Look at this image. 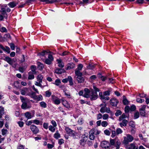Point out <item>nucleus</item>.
Wrapping results in <instances>:
<instances>
[{"label":"nucleus","mask_w":149,"mask_h":149,"mask_svg":"<svg viewBox=\"0 0 149 149\" xmlns=\"http://www.w3.org/2000/svg\"><path fill=\"white\" fill-rule=\"evenodd\" d=\"M123 102L124 104L126 105L128 104V101L126 99L125 96H123Z\"/></svg>","instance_id":"41"},{"label":"nucleus","mask_w":149,"mask_h":149,"mask_svg":"<svg viewBox=\"0 0 149 149\" xmlns=\"http://www.w3.org/2000/svg\"><path fill=\"white\" fill-rule=\"evenodd\" d=\"M0 31L3 32H7V30L4 27H2L0 29Z\"/></svg>","instance_id":"63"},{"label":"nucleus","mask_w":149,"mask_h":149,"mask_svg":"<svg viewBox=\"0 0 149 149\" xmlns=\"http://www.w3.org/2000/svg\"><path fill=\"white\" fill-rule=\"evenodd\" d=\"M21 93L22 95H26L28 92V88H24L20 90Z\"/></svg>","instance_id":"15"},{"label":"nucleus","mask_w":149,"mask_h":149,"mask_svg":"<svg viewBox=\"0 0 149 149\" xmlns=\"http://www.w3.org/2000/svg\"><path fill=\"white\" fill-rule=\"evenodd\" d=\"M58 143L60 145H61L64 143V140L63 139H61L58 140Z\"/></svg>","instance_id":"55"},{"label":"nucleus","mask_w":149,"mask_h":149,"mask_svg":"<svg viewBox=\"0 0 149 149\" xmlns=\"http://www.w3.org/2000/svg\"><path fill=\"white\" fill-rule=\"evenodd\" d=\"M20 99L23 102V103L26 102L27 101H28V100L27 98L24 97L23 96H20Z\"/></svg>","instance_id":"32"},{"label":"nucleus","mask_w":149,"mask_h":149,"mask_svg":"<svg viewBox=\"0 0 149 149\" xmlns=\"http://www.w3.org/2000/svg\"><path fill=\"white\" fill-rule=\"evenodd\" d=\"M17 123L20 127H22L24 125V123L22 121H18Z\"/></svg>","instance_id":"52"},{"label":"nucleus","mask_w":149,"mask_h":149,"mask_svg":"<svg viewBox=\"0 0 149 149\" xmlns=\"http://www.w3.org/2000/svg\"><path fill=\"white\" fill-rule=\"evenodd\" d=\"M8 6L11 8H13L15 7L16 5V3L14 2H10L8 4Z\"/></svg>","instance_id":"25"},{"label":"nucleus","mask_w":149,"mask_h":149,"mask_svg":"<svg viewBox=\"0 0 149 149\" xmlns=\"http://www.w3.org/2000/svg\"><path fill=\"white\" fill-rule=\"evenodd\" d=\"M108 123L107 121H103L101 123V125L103 127H106L108 125Z\"/></svg>","instance_id":"40"},{"label":"nucleus","mask_w":149,"mask_h":149,"mask_svg":"<svg viewBox=\"0 0 149 149\" xmlns=\"http://www.w3.org/2000/svg\"><path fill=\"white\" fill-rule=\"evenodd\" d=\"M109 116L108 114H104L102 115V118L104 120H106L108 118Z\"/></svg>","instance_id":"43"},{"label":"nucleus","mask_w":149,"mask_h":149,"mask_svg":"<svg viewBox=\"0 0 149 149\" xmlns=\"http://www.w3.org/2000/svg\"><path fill=\"white\" fill-rule=\"evenodd\" d=\"M75 74L76 79L78 83H81L84 81V79L82 77V74L81 72L76 71Z\"/></svg>","instance_id":"4"},{"label":"nucleus","mask_w":149,"mask_h":149,"mask_svg":"<svg viewBox=\"0 0 149 149\" xmlns=\"http://www.w3.org/2000/svg\"><path fill=\"white\" fill-rule=\"evenodd\" d=\"M74 67V64L73 63H69L66 68V69L68 70L70 69L71 68H72Z\"/></svg>","instance_id":"24"},{"label":"nucleus","mask_w":149,"mask_h":149,"mask_svg":"<svg viewBox=\"0 0 149 149\" xmlns=\"http://www.w3.org/2000/svg\"><path fill=\"white\" fill-rule=\"evenodd\" d=\"M56 127L54 126H53L52 125H50L49 127V130L52 132H54L55 130V127Z\"/></svg>","instance_id":"31"},{"label":"nucleus","mask_w":149,"mask_h":149,"mask_svg":"<svg viewBox=\"0 0 149 149\" xmlns=\"http://www.w3.org/2000/svg\"><path fill=\"white\" fill-rule=\"evenodd\" d=\"M100 133V131L94 128L92 129L89 132V137L91 140H93L95 138V135L98 134Z\"/></svg>","instance_id":"2"},{"label":"nucleus","mask_w":149,"mask_h":149,"mask_svg":"<svg viewBox=\"0 0 149 149\" xmlns=\"http://www.w3.org/2000/svg\"><path fill=\"white\" fill-rule=\"evenodd\" d=\"M54 137L57 139L60 137V135L58 131H56V132L54 134Z\"/></svg>","instance_id":"29"},{"label":"nucleus","mask_w":149,"mask_h":149,"mask_svg":"<svg viewBox=\"0 0 149 149\" xmlns=\"http://www.w3.org/2000/svg\"><path fill=\"white\" fill-rule=\"evenodd\" d=\"M139 113L138 111L136 112L134 114V119H136L139 117Z\"/></svg>","instance_id":"48"},{"label":"nucleus","mask_w":149,"mask_h":149,"mask_svg":"<svg viewBox=\"0 0 149 149\" xmlns=\"http://www.w3.org/2000/svg\"><path fill=\"white\" fill-rule=\"evenodd\" d=\"M123 143L127 144L129 142H132L134 139L133 137L130 134H126V136L124 137Z\"/></svg>","instance_id":"3"},{"label":"nucleus","mask_w":149,"mask_h":149,"mask_svg":"<svg viewBox=\"0 0 149 149\" xmlns=\"http://www.w3.org/2000/svg\"><path fill=\"white\" fill-rule=\"evenodd\" d=\"M40 106L43 108H45L47 107L46 104L44 102L42 101L40 103Z\"/></svg>","instance_id":"38"},{"label":"nucleus","mask_w":149,"mask_h":149,"mask_svg":"<svg viewBox=\"0 0 149 149\" xmlns=\"http://www.w3.org/2000/svg\"><path fill=\"white\" fill-rule=\"evenodd\" d=\"M65 70L63 69H60L57 68L56 69L55 71V72L58 74H61L63 73L64 72Z\"/></svg>","instance_id":"18"},{"label":"nucleus","mask_w":149,"mask_h":149,"mask_svg":"<svg viewBox=\"0 0 149 149\" xmlns=\"http://www.w3.org/2000/svg\"><path fill=\"white\" fill-rule=\"evenodd\" d=\"M32 88L35 91V92H32L30 94V96L33 98L35 99L37 97V96L36 95V93H37L38 94H39V92L37 89H36L34 86L33 85L32 86Z\"/></svg>","instance_id":"8"},{"label":"nucleus","mask_w":149,"mask_h":149,"mask_svg":"<svg viewBox=\"0 0 149 149\" xmlns=\"http://www.w3.org/2000/svg\"><path fill=\"white\" fill-rule=\"evenodd\" d=\"M83 67V65L82 64H79L78 65L77 68L75 70V72L76 73V71L78 72H81L80 71L81 70Z\"/></svg>","instance_id":"21"},{"label":"nucleus","mask_w":149,"mask_h":149,"mask_svg":"<svg viewBox=\"0 0 149 149\" xmlns=\"http://www.w3.org/2000/svg\"><path fill=\"white\" fill-rule=\"evenodd\" d=\"M127 122V120L125 119H124L122 122V123L123 124V125L124 126H126Z\"/></svg>","instance_id":"53"},{"label":"nucleus","mask_w":149,"mask_h":149,"mask_svg":"<svg viewBox=\"0 0 149 149\" xmlns=\"http://www.w3.org/2000/svg\"><path fill=\"white\" fill-rule=\"evenodd\" d=\"M68 81L69 82V85H70L72 86L73 85L72 79L71 76H68Z\"/></svg>","instance_id":"30"},{"label":"nucleus","mask_w":149,"mask_h":149,"mask_svg":"<svg viewBox=\"0 0 149 149\" xmlns=\"http://www.w3.org/2000/svg\"><path fill=\"white\" fill-rule=\"evenodd\" d=\"M20 84L19 82L18 81H16L14 82V85L15 87L17 88H18L19 87Z\"/></svg>","instance_id":"42"},{"label":"nucleus","mask_w":149,"mask_h":149,"mask_svg":"<svg viewBox=\"0 0 149 149\" xmlns=\"http://www.w3.org/2000/svg\"><path fill=\"white\" fill-rule=\"evenodd\" d=\"M50 60L52 61H53L54 60V58L53 57V56L51 54H49L48 55V58Z\"/></svg>","instance_id":"60"},{"label":"nucleus","mask_w":149,"mask_h":149,"mask_svg":"<svg viewBox=\"0 0 149 149\" xmlns=\"http://www.w3.org/2000/svg\"><path fill=\"white\" fill-rule=\"evenodd\" d=\"M106 104H101L100 107H101L100 110V111L102 113H104L106 112L108 113H112L109 107H107Z\"/></svg>","instance_id":"5"},{"label":"nucleus","mask_w":149,"mask_h":149,"mask_svg":"<svg viewBox=\"0 0 149 149\" xmlns=\"http://www.w3.org/2000/svg\"><path fill=\"white\" fill-rule=\"evenodd\" d=\"M116 138L114 139H110V142L111 145H114L116 143Z\"/></svg>","instance_id":"39"},{"label":"nucleus","mask_w":149,"mask_h":149,"mask_svg":"<svg viewBox=\"0 0 149 149\" xmlns=\"http://www.w3.org/2000/svg\"><path fill=\"white\" fill-rule=\"evenodd\" d=\"M7 131H8L6 129H2L1 131L2 134L3 135H5L6 134V133L7 132Z\"/></svg>","instance_id":"62"},{"label":"nucleus","mask_w":149,"mask_h":149,"mask_svg":"<svg viewBox=\"0 0 149 149\" xmlns=\"http://www.w3.org/2000/svg\"><path fill=\"white\" fill-rule=\"evenodd\" d=\"M91 94L89 98H90L91 100H95L97 98L98 95L97 93L92 91Z\"/></svg>","instance_id":"10"},{"label":"nucleus","mask_w":149,"mask_h":149,"mask_svg":"<svg viewBox=\"0 0 149 149\" xmlns=\"http://www.w3.org/2000/svg\"><path fill=\"white\" fill-rule=\"evenodd\" d=\"M110 91H107L104 92L103 94L104 96L109 95H110Z\"/></svg>","instance_id":"59"},{"label":"nucleus","mask_w":149,"mask_h":149,"mask_svg":"<svg viewBox=\"0 0 149 149\" xmlns=\"http://www.w3.org/2000/svg\"><path fill=\"white\" fill-rule=\"evenodd\" d=\"M116 132L114 130H113L112 131V134L111 135V136L113 138L114 136H115L116 134Z\"/></svg>","instance_id":"64"},{"label":"nucleus","mask_w":149,"mask_h":149,"mask_svg":"<svg viewBox=\"0 0 149 149\" xmlns=\"http://www.w3.org/2000/svg\"><path fill=\"white\" fill-rule=\"evenodd\" d=\"M84 93L83 95L84 97L89 98L90 96L91 95V93L92 92H91L87 88H85L84 90Z\"/></svg>","instance_id":"11"},{"label":"nucleus","mask_w":149,"mask_h":149,"mask_svg":"<svg viewBox=\"0 0 149 149\" xmlns=\"http://www.w3.org/2000/svg\"><path fill=\"white\" fill-rule=\"evenodd\" d=\"M78 123L80 125H81L83 123V119L82 118H79Z\"/></svg>","instance_id":"56"},{"label":"nucleus","mask_w":149,"mask_h":149,"mask_svg":"<svg viewBox=\"0 0 149 149\" xmlns=\"http://www.w3.org/2000/svg\"><path fill=\"white\" fill-rule=\"evenodd\" d=\"M30 107L27 105L26 102L23 103V104L22 105V107L23 109H28Z\"/></svg>","instance_id":"27"},{"label":"nucleus","mask_w":149,"mask_h":149,"mask_svg":"<svg viewBox=\"0 0 149 149\" xmlns=\"http://www.w3.org/2000/svg\"><path fill=\"white\" fill-rule=\"evenodd\" d=\"M116 134H121L123 132L122 130L120 128H118L116 130Z\"/></svg>","instance_id":"47"},{"label":"nucleus","mask_w":149,"mask_h":149,"mask_svg":"<svg viewBox=\"0 0 149 149\" xmlns=\"http://www.w3.org/2000/svg\"><path fill=\"white\" fill-rule=\"evenodd\" d=\"M129 125L132 127H134L135 126V123L133 121H130L129 123Z\"/></svg>","instance_id":"46"},{"label":"nucleus","mask_w":149,"mask_h":149,"mask_svg":"<svg viewBox=\"0 0 149 149\" xmlns=\"http://www.w3.org/2000/svg\"><path fill=\"white\" fill-rule=\"evenodd\" d=\"M44 62L47 65L50 64L52 62V61L48 58L45 59L44 61Z\"/></svg>","instance_id":"37"},{"label":"nucleus","mask_w":149,"mask_h":149,"mask_svg":"<svg viewBox=\"0 0 149 149\" xmlns=\"http://www.w3.org/2000/svg\"><path fill=\"white\" fill-rule=\"evenodd\" d=\"M54 103L56 104H58L61 103V101L60 99L57 98L54 100Z\"/></svg>","instance_id":"45"},{"label":"nucleus","mask_w":149,"mask_h":149,"mask_svg":"<svg viewBox=\"0 0 149 149\" xmlns=\"http://www.w3.org/2000/svg\"><path fill=\"white\" fill-rule=\"evenodd\" d=\"M37 64L38 68L39 70H42L43 69L44 67V65L42 63H40L39 62H38Z\"/></svg>","instance_id":"22"},{"label":"nucleus","mask_w":149,"mask_h":149,"mask_svg":"<svg viewBox=\"0 0 149 149\" xmlns=\"http://www.w3.org/2000/svg\"><path fill=\"white\" fill-rule=\"evenodd\" d=\"M88 139V137L85 136V134L82 136L81 139L80 141V143L81 145L84 146L86 142Z\"/></svg>","instance_id":"12"},{"label":"nucleus","mask_w":149,"mask_h":149,"mask_svg":"<svg viewBox=\"0 0 149 149\" xmlns=\"http://www.w3.org/2000/svg\"><path fill=\"white\" fill-rule=\"evenodd\" d=\"M4 109L0 106V118L2 117V115L4 113Z\"/></svg>","instance_id":"34"},{"label":"nucleus","mask_w":149,"mask_h":149,"mask_svg":"<svg viewBox=\"0 0 149 149\" xmlns=\"http://www.w3.org/2000/svg\"><path fill=\"white\" fill-rule=\"evenodd\" d=\"M61 82L60 79H57L56 80L55 83L53 84H55L56 86H58L61 83Z\"/></svg>","instance_id":"33"},{"label":"nucleus","mask_w":149,"mask_h":149,"mask_svg":"<svg viewBox=\"0 0 149 149\" xmlns=\"http://www.w3.org/2000/svg\"><path fill=\"white\" fill-rule=\"evenodd\" d=\"M42 82H40L39 81H36L35 82V84L36 85L40 87L41 88L43 87V86H42L41 83Z\"/></svg>","instance_id":"36"},{"label":"nucleus","mask_w":149,"mask_h":149,"mask_svg":"<svg viewBox=\"0 0 149 149\" xmlns=\"http://www.w3.org/2000/svg\"><path fill=\"white\" fill-rule=\"evenodd\" d=\"M62 103L63 105L67 108H69L70 107V105L69 103L64 99H61Z\"/></svg>","instance_id":"14"},{"label":"nucleus","mask_w":149,"mask_h":149,"mask_svg":"<svg viewBox=\"0 0 149 149\" xmlns=\"http://www.w3.org/2000/svg\"><path fill=\"white\" fill-rule=\"evenodd\" d=\"M33 123L36 125H38L40 124V121L38 120L35 119L33 120Z\"/></svg>","instance_id":"61"},{"label":"nucleus","mask_w":149,"mask_h":149,"mask_svg":"<svg viewBox=\"0 0 149 149\" xmlns=\"http://www.w3.org/2000/svg\"><path fill=\"white\" fill-rule=\"evenodd\" d=\"M57 61L58 64V66L61 68H63L64 66V63L62 60L60 59L57 60Z\"/></svg>","instance_id":"16"},{"label":"nucleus","mask_w":149,"mask_h":149,"mask_svg":"<svg viewBox=\"0 0 149 149\" xmlns=\"http://www.w3.org/2000/svg\"><path fill=\"white\" fill-rule=\"evenodd\" d=\"M116 149H119V146L120 145L121 143L120 140L117 137L116 138Z\"/></svg>","instance_id":"19"},{"label":"nucleus","mask_w":149,"mask_h":149,"mask_svg":"<svg viewBox=\"0 0 149 149\" xmlns=\"http://www.w3.org/2000/svg\"><path fill=\"white\" fill-rule=\"evenodd\" d=\"M127 149H137L134 143H131L127 146Z\"/></svg>","instance_id":"20"},{"label":"nucleus","mask_w":149,"mask_h":149,"mask_svg":"<svg viewBox=\"0 0 149 149\" xmlns=\"http://www.w3.org/2000/svg\"><path fill=\"white\" fill-rule=\"evenodd\" d=\"M51 53V52L49 51H43L40 53V54L42 56H44L46 54V53Z\"/></svg>","instance_id":"49"},{"label":"nucleus","mask_w":149,"mask_h":149,"mask_svg":"<svg viewBox=\"0 0 149 149\" xmlns=\"http://www.w3.org/2000/svg\"><path fill=\"white\" fill-rule=\"evenodd\" d=\"M121 111L120 110H117L116 111V112L115 113V115L116 116H118L121 115Z\"/></svg>","instance_id":"51"},{"label":"nucleus","mask_w":149,"mask_h":149,"mask_svg":"<svg viewBox=\"0 0 149 149\" xmlns=\"http://www.w3.org/2000/svg\"><path fill=\"white\" fill-rule=\"evenodd\" d=\"M1 13L2 15H6V10L4 8H2L1 9Z\"/></svg>","instance_id":"57"},{"label":"nucleus","mask_w":149,"mask_h":149,"mask_svg":"<svg viewBox=\"0 0 149 149\" xmlns=\"http://www.w3.org/2000/svg\"><path fill=\"white\" fill-rule=\"evenodd\" d=\"M126 117H127L125 115V114L123 113L121 116L119 117V118L118 119L120 121L123 119L126 118Z\"/></svg>","instance_id":"35"},{"label":"nucleus","mask_w":149,"mask_h":149,"mask_svg":"<svg viewBox=\"0 0 149 149\" xmlns=\"http://www.w3.org/2000/svg\"><path fill=\"white\" fill-rule=\"evenodd\" d=\"M95 65L92 64H90L87 67V68L90 69H93L94 68Z\"/></svg>","instance_id":"44"},{"label":"nucleus","mask_w":149,"mask_h":149,"mask_svg":"<svg viewBox=\"0 0 149 149\" xmlns=\"http://www.w3.org/2000/svg\"><path fill=\"white\" fill-rule=\"evenodd\" d=\"M146 106L145 105H143L139 109L140 114L141 116H145L146 115V112H145V109Z\"/></svg>","instance_id":"9"},{"label":"nucleus","mask_w":149,"mask_h":149,"mask_svg":"<svg viewBox=\"0 0 149 149\" xmlns=\"http://www.w3.org/2000/svg\"><path fill=\"white\" fill-rule=\"evenodd\" d=\"M3 59L9 64L11 65L13 67L15 68L17 66V64L16 63L17 60L16 58H11L9 56H6Z\"/></svg>","instance_id":"1"},{"label":"nucleus","mask_w":149,"mask_h":149,"mask_svg":"<svg viewBox=\"0 0 149 149\" xmlns=\"http://www.w3.org/2000/svg\"><path fill=\"white\" fill-rule=\"evenodd\" d=\"M30 128L34 134H37L39 131L38 128L36 126L34 125H31L30 126Z\"/></svg>","instance_id":"13"},{"label":"nucleus","mask_w":149,"mask_h":149,"mask_svg":"<svg viewBox=\"0 0 149 149\" xmlns=\"http://www.w3.org/2000/svg\"><path fill=\"white\" fill-rule=\"evenodd\" d=\"M104 133L107 135L109 136L110 134V132L108 130L106 129L104 131Z\"/></svg>","instance_id":"50"},{"label":"nucleus","mask_w":149,"mask_h":149,"mask_svg":"<svg viewBox=\"0 0 149 149\" xmlns=\"http://www.w3.org/2000/svg\"><path fill=\"white\" fill-rule=\"evenodd\" d=\"M43 78V77L41 74H39L37 77V81H39L40 82H42V79Z\"/></svg>","instance_id":"26"},{"label":"nucleus","mask_w":149,"mask_h":149,"mask_svg":"<svg viewBox=\"0 0 149 149\" xmlns=\"http://www.w3.org/2000/svg\"><path fill=\"white\" fill-rule=\"evenodd\" d=\"M101 146L104 149H110V144L107 141H102L101 143Z\"/></svg>","instance_id":"7"},{"label":"nucleus","mask_w":149,"mask_h":149,"mask_svg":"<svg viewBox=\"0 0 149 149\" xmlns=\"http://www.w3.org/2000/svg\"><path fill=\"white\" fill-rule=\"evenodd\" d=\"M46 96L47 97H49L51 95V93L49 91H46L45 92Z\"/></svg>","instance_id":"58"},{"label":"nucleus","mask_w":149,"mask_h":149,"mask_svg":"<svg viewBox=\"0 0 149 149\" xmlns=\"http://www.w3.org/2000/svg\"><path fill=\"white\" fill-rule=\"evenodd\" d=\"M65 130L67 134L72 136L74 139L76 138V133L73 130L68 127H65Z\"/></svg>","instance_id":"6"},{"label":"nucleus","mask_w":149,"mask_h":149,"mask_svg":"<svg viewBox=\"0 0 149 149\" xmlns=\"http://www.w3.org/2000/svg\"><path fill=\"white\" fill-rule=\"evenodd\" d=\"M136 101L137 102H139V103H142V102H143L144 101V100L143 99H141L139 98H136Z\"/></svg>","instance_id":"54"},{"label":"nucleus","mask_w":149,"mask_h":149,"mask_svg":"<svg viewBox=\"0 0 149 149\" xmlns=\"http://www.w3.org/2000/svg\"><path fill=\"white\" fill-rule=\"evenodd\" d=\"M25 117L28 119H30L32 117L31 113L29 112H26L25 113Z\"/></svg>","instance_id":"28"},{"label":"nucleus","mask_w":149,"mask_h":149,"mask_svg":"<svg viewBox=\"0 0 149 149\" xmlns=\"http://www.w3.org/2000/svg\"><path fill=\"white\" fill-rule=\"evenodd\" d=\"M34 78V76L32 72H29L28 79H32Z\"/></svg>","instance_id":"23"},{"label":"nucleus","mask_w":149,"mask_h":149,"mask_svg":"<svg viewBox=\"0 0 149 149\" xmlns=\"http://www.w3.org/2000/svg\"><path fill=\"white\" fill-rule=\"evenodd\" d=\"M110 103L111 105L113 106H116L117 104V100L116 99L113 98L110 100Z\"/></svg>","instance_id":"17"}]
</instances>
